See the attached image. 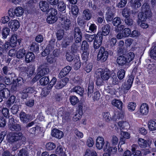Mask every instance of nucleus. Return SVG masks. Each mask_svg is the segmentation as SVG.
I'll return each mask as SVG.
<instances>
[{"mask_svg": "<svg viewBox=\"0 0 156 156\" xmlns=\"http://www.w3.org/2000/svg\"><path fill=\"white\" fill-rule=\"evenodd\" d=\"M94 76L97 78L96 83L97 86H101L105 82L108 80L110 76V72L107 69H97L94 73Z\"/></svg>", "mask_w": 156, "mask_h": 156, "instance_id": "1", "label": "nucleus"}, {"mask_svg": "<svg viewBox=\"0 0 156 156\" xmlns=\"http://www.w3.org/2000/svg\"><path fill=\"white\" fill-rule=\"evenodd\" d=\"M103 151L105 153L103 156H111V155L114 154L117 152V148L115 146H111L109 141H106Z\"/></svg>", "mask_w": 156, "mask_h": 156, "instance_id": "2", "label": "nucleus"}, {"mask_svg": "<svg viewBox=\"0 0 156 156\" xmlns=\"http://www.w3.org/2000/svg\"><path fill=\"white\" fill-rule=\"evenodd\" d=\"M142 10L145 12L144 15L143 12H140L138 15V21H141L143 20H146L148 16H150L151 15V12L149 9V6L147 3H144L142 6Z\"/></svg>", "mask_w": 156, "mask_h": 156, "instance_id": "3", "label": "nucleus"}, {"mask_svg": "<svg viewBox=\"0 0 156 156\" xmlns=\"http://www.w3.org/2000/svg\"><path fill=\"white\" fill-rule=\"evenodd\" d=\"M38 70L39 72L32 80L33 82H35L41 77L47 74L49 71V69L48 68H45L44 66L43 65H40L39 66Z\"/></svg>", "mask_w": 156, "mask_h": 156, "instance_id": "4", "label": "nucleus"}, {"mask_svg": "<svg viewBox=\"0 0 156 156\" xmlns=\"http://www.w3.org/2000/svg\"><path fill=\"white\" fill-rule=\"evenodd\" d=\"M49 15L47 18V22L49 24H53L55 23L57 20L56 15L57 14V10L53 8L50 10Z\"/></svg>", "mask_w": 156, "mask_h": 156, "instance_id": "5", "label": "nucleus"}, {"mask_svg": "<svg viewBox=\"0 0 156 156\" xmlns=\"http://www.w3.org/2000/svg\"><path fill=\"white\" fill-rule=\"evenodd\" d=\"M9 40L11 47L13 48L16 46L18 42L20 44L22 39L19 38L16 34H13L11 35Z\"/></svg>", "mask_w": 156, "mask_h": 156, "instance_id": "6", "label": "nucleus"}, {"mask_svg": "<svg viewBox=\"0 0 156 156\" xmlns=\"http://www.w3.org/2000/svg\"><path fill=\"white\" fill-rule=\"evenodd\" d=\"M103 37L101 34L100 32H98L94 40L93 47L95 49H97L100 48L102 43Z\"/></svg>", "mask_w": 156, "mask_h": 156, "instance_id": "7", "label": "nucleus"}, {"mask_svg": "<svg viewBox=\"0 0 156 156\" xmlns=\"http://www.w3.org/2000/svg\"><path fill=\"white\" fill-rule=\"evenodd\" d=\"M108 56V53L107 51H105L104 48L101 47L98 55V59L104 62L107 60Z\"/></svg>", "mask_w": 156, "mask_h": 156, "instance_id": "8", "label": "nucleus"}, {"mask_svg": "<svg viewBox=\"0 0 156 156\" xmlns=\"http://www.w3.org/2000/svg\"><path fill=\"white\" fill-rule=\"evenodd\" d=\"M55 40L52 39L49 42V44L46 47L45 49L42 52L41 55L43 56H45L48 55H50V52L53 49V45L55 44Z\"/></svg>", "mask_w": 156, "mask_h": 156, "instance_id": "9", "label": "nucleus"}, {"mask_svg": "<svg viewBox=\"0 0 156 156\" xmlns=\"http://www.w3.org/2000/svg\"><path fill=\"white\" fill-rule=\"evenodd\" d=\"M22 136V133H15L8 135L7 138L8 141L9 142H13L14 144H16L17 142L16 141L20 139L21 136Z\"/></svg>", "mask_w": 156, "mask_h": 156, "instance_id": "10", "label": "nucleus"}, {"mask_svg": "<svg viewBox=\"0 0 156 156\" xmlns=\"http://www.w3.org/2000/svg\"><path fill=\"white\" fill-rule=\"evenodd\" d=\"M9 27L12 31H16L19 28L20 24V22L16 20H12L8 23Z\"/></svg>", "mask_w": 156, "mask_h": 156, "instance_id": "11", "label": "nucleus"}, {"mask_svg": "<svg viewBox=\"0 0 156 156\" xmlns=\"http://www.w3.org/2000/svg\"><path fill=\"white\" fill-rule=\"evenodd\" d=\"M61 24L62 27L66 30H68L71 26V22L69 18L66 16H65L62 18Z\"/></svg>", "mask_w": 156, "mask_h": 156, "instance_id": "12", "label": "nucleus"}, {"mask_svg": "<svg viewBox=\"0 0 156 156\" xmlns=\"http://www.w3.org/2000/svg\"><path fill=\"white\" fill-rule=\"evenodd\" d=\"M74 37L75 42L78 43L82 40V33L78 27L75 28L74 32Z\"/></svg>", "mask_w": 156, "mask_h": 156, "instance_id": "13", "label": "nucleus"}, {"mask_svg": "<svg viewBox=\"0 0 156 156\" xmlns=\"http://www.w3.org/2000/svg\"><path fill=\"white\" fill-rule=\"evenodd\" d=\"M96 146L97 148L99 150H101L103 148L105 145V142L104 139L103 137L98 136L96 140Z\"/></svg>", "mask_w": 156, "mask_h": 156, "instance_id": "14", "label": "nucleus"}, {"mask_svg": "<svg viewBox=\"0 0 156 156\" xmlns=\"http://www.w3.org/2000/svg\"><path fill=\"white\" fill-rule=\"evenodd\" d=\"M9 126L10 129L12 130L19 131L21 130V127L19 124H14V119L12 118L9 119Z\"/></svg>", "mask_w": 156, "mask_h": 156, "instance_id": "15", "label": "nucleus"}, {"mask_svg": "<svg viewBox=\"0 0 156 156\" xmlns=\"http://www.w3.org/2000/svg\"><path fill=\"white\" fill-rule=\"evenodd\" d=\"M139 145L141 147L144 148L147 146H150L152 143L151 140L149 139L146 140L143 139L139 138L138 140Z\"/></svg>", "mask_w": 156, "mask_h": 156, "instance_id": "16", "label": "nucleus"}, {"mask_svg": "<svg viewBox=\"0 0 156 156\" xmlns=\"http://www.w3.org/2000/svg\"><path fill=\"white\" fill-rule=\"evenodd\" d=\"M149 111V107L146 103H142L140 107V112L142 115H147Z\"/></svg>", "mask_w": 156, "mask_h": 156, "instance_id": "17", "label": "nucleus"}, {"mask_svg": "<svg viewBox=\"0 0 156 156\" xmlns=\"http://www.w3.org/2000/svg\"><path fill=\"white\" fill-rule=\"evenodd\" d=\"M51 135L52 136L58 139L62 138L64 135L62 132L56 129H54L52 130Z\"/></svg>", "mask_w": 156, "mask_h": 156, "instance_id": "18", "label": "nucleus"}, {"mask_svg": "<svg viewBox=\"0 0 156 156\" xmlns=\"http://www.w3.org/2000/svg\"><path fill=\"white\" fill-rule=\"evenodd\" d=\"M39 6L41 10L44 12H46L49 8L48 4L45 1H40L39 3Z\"/></svg>", "mask_w": 156, "mask_h": 156, "instance_id": "19", "label": "nucleus"}, {"mask_svg": "<svg viewBox=\"0 0 156 156\" xmlns=\"http://www.w3.org/2000/svg\"><path fill=\"white\" fill-rule=\"evenodd\" d=\"M69 81V79L65 77L62 79L61 80L59 81L55 86V88L57 89H60L66 85Z\"/></svg>", "mask_w": 156, "mask_h": 156, "instance_id": "20", "label": "nucleus"}, {"mask_svg": "<svg viewBox=\"0 0 156 156\" xmlns=\"http://www.w3.org/2000/svg\"><path fill=\"white\" fill-rule=\"evenodd\" d=\"M147 125L149 130L151 131L156 130V120L151 119L148 122Z\"/></svg>", "mask_w": 156, "mask_h": 156, "instance_id": "21", "label": "nucleus"}, {"mask_svg": "<svg viewBox=\"0 0 156 156\" xmlns=\"http://www.w3.org/2000/svg\"><path fill=\"white\" fill-rule=\"evenodd\" d=\"M134 78L133 76L132 75H131L128 77L127 82V85H125L123 87L125 91L129 90L131 87Z\"/></svg>", "mask_w": 156, "mask_h": 156, "instance_id": "22", "label": "nucleus"}, {"mask_svg": "<svg viewBox=\"0 0 156 156\" xmlns=\"http://www.w3.org/2000/svg\"><path fill=\"white\" fill-rule=\"evenodd\" d=\"M71 68L69 66L64 67L61 71L59 74V77L62 78L65 76L70 71Z\"/></svg>", "mask_w": 156, "mask_h": 156, "instance_id": "23", "label": "nucleus"}, {"mask_svg": "<svg viewBox=\"0 0 156 156\" xmlns=\"http://www.w3.org/2000/svg\"><path fill=\"white\" fill-rule=\"evenodd\" d=\"M124 115V113L122 112H116L114 113L112 119L114 121H116L119 119H122Z\"/></svg>", "mask_w": 156, "mask_h": 156, "instance_id": "24", "label": "nucleus"}, {"mask_svg": "<svg viewBox=\"0 0 156 156\" xmlns=\"http://www.w3.org/2000/svg\"><path fill=\"white\" fill-rule=\"evenodd\" d=\"M92 16V14L90 11L88 9L84 10L83 12V17L84 20H90Z\"/></svg>", "mask_w": 156, "mask_h": 156, "instance_id": "25", "label": "nucleus"}, {"mask_svg": "<svg viewBox=\"0 0 156 156\" xmlns=\"http://www.w3.org/2000/svg\"><path fill=\"white\" fill-rule=\"evenodd\" d=\"M35 58V55L33 53L28 52L25 55V61L27 63H30L33 61Z\"/></svg>", "mask_w": 156, "mask_h": 156, "instance_id": "26", "label": "nucleus"}, {"mask_svg": "<svg viewBox=\"0 0 156 156\" xmlns=\"http://www.w3.org/2000/svg\"><path fill=\"white\" fill-rule=\"evenodd\" d=\"M143 0H131L130 1L131 5L134 9H137L140 7L141 5V2Z\"/></svg>", "mask_w": 156, "mask_h": 156, "instance_id": "27", "label": "nucleus"}, {"mask_svg": "<svg viewBox=\"0 0 156 156\" xmlns=\"http://www.w3.org/2000/svg\"><path fill=\"white\" fill-rule=\"evenodd\" d=\"M16 84L14 83L12 85L11 87V89L13 90H16L17 89V87L19 86L23 83V80L22 77L18 78L16 81Z\"/></svg>", "mask_w": 156, "mask_h": 156, "instance_id": "28", "label": "nucleus"}, {"mask_svg": "<svg viewBox=\"0 0 156 156\" xmlns=\"http://www.w3.org/2000/svg\"><path fill=\"white\" fill-rule=\"evenodd\" d=\"M129 126V124L126 121H119L118 123V128L121 130L127 129V126Z\"/></svg>", "mask_w": 156, "mask_h": 156, "instance_id": "29", "label": "nucleus"}, {"mask_svg": "<svg viewBox=\"0 0 156 156\" xmlns=\"http://www.w3.org/2000/svg\"><path fill=\"white\" fill-rule=\"evenodd\" d=\"M10 32V30L9 28L6 27H3L1 30L2 38L4 39L6 38L9 35Z\"/></svg>", "mask_w": 156, "mask_h": 156, "instance_id": "30", "label": "nucleus"}, {"mask_svg": "<svg viewBox=\"0 0 156 156\" xmlns=\"http://www.w3.org/2000/svg\"><path fill=\"white\" fill-rule=\"evenodd\" d=\"M110 32V27L108 25H106L102 28V34L101 35L106 36Z\"/></svg>", "mask_w": 156, "mask_h": 156, "instance_id": "31", "label": "nucleus"}, {"mask_svg": "<svg viewBox=\"0 0 156 156\" xmlns=\"http://www.w3.org/2000/svg\"><path fill=\"white\" fill-rule=\"evenodd\" d=\"M20 118L21 121L23 123L28 122L29 116L23 112H21L20 114Z\"/></svg>", "mask_w": 156, "mask_h": 156, "instance_id": "32", "label": "nucleus"}, {"mask_svg": "<svg viewBox=\"0 0 156 156\" xmlns=\"http://www.w3.org/2000/svg\"><path fill=\"white\" fill-rule=\"evenodd\" d=\"M112 105L117 108L120 110L122 108V102L120 101L117 99H114L112 102Z\"/></svg>", "mask_w": 156, "mask_h": 156, "instance_id": "33", "label": "nucleus"}, {"mask_svg": "<svg viewBox=\"0 0 156 156\" xmlns=\"http://www.w3.org/2000/svg\"><path fill=\"white\" fill-rule=\"evenodd\" d=\"M14 13H15V14L16 16L20 17L24 13V10L21 7H17L15 9Z\"/></svg>", "mask_w": 156, "mask_h": 156, "instance_id": "34", "label": "nucleus"}, {"mask_svg": "<svg viewBox=\"0 0 156 156\" xmlns=\"http://www.w3.org/2000/svg\"><path fill=\"white\" fill-rule=\"evenodd\" d=\"M135 57V54L133 52H129L126 54L125 58L127 63H128L133 61Z\"/></svg>", "mask_w": 156, "mask_h": 156, "instance_id": "35", "label": "nucleus"}, {"mask_svg": "<svg viewBox=\"0 0 156 156\" xmlns=\"http://www.w3.org/2000/svg\"><path fill=\"white\" fill-rule=\"evenodd\" d=\"M73 92H75L80 96H82L83 93V89L80 86H76L72 89Z\"/></svg>", "mask_w": 156, "mask_h": 156, "instance_id": "36", "label": "nucleus"}, {"mask_svg": "<svg viewBox=\"0 0 156 156\" xmlns=\"http://www.w3.org/2000/svg\"><path fill=\"white\" fill-rule=\"evenodd\" d=\"M26 53V50L24 49H20L16 52V57L18 58H22L24 57Z\"/></svg>", "mask_w": 156, "mask_h": 156, "instance_id": "37", "label": "nucleus"}, {"mask_svg": "<svg viewBox=\"0 0 156 156\" xmlns=\"http://www.w3.org/2000/svg\"><path fill=\"white\" fill-rule=\"evenodd\" d=\"M117 63L121 66H123L127 63L125 57L123 56H119L117 60Z\"/></svg>", "mask_w": 156, "mask_h": 156, "instance_id": "38", "label": "nucleus"}, {"mask_svg": "<svg viewBox=\"0 0 156 156\" xmlns=\"http://www.w3.org/2000/svg\"><path fill=\"white\" fill-rule=\"evenodd\" d=\"M79 9L76 5H73L72 6L71 11H69V14L73 16H76L79 12Z\"/></svg>", "mask_w": 156, "mask_h": 156, "instance_id": "39", "label": "nucleus"}, {"mask_svg": "<svg viewBox=\"0 0 156 156\" xmlns=\"http://www.w3.org/2000/svg\"><path fill=\"white\" fill-rule=\"evenodd\" d=\"M81 49L82 51H90L89 45L86 41H83L81 44Z\"/></svg>", "mask_w": 156, "mask_h": 156, "instance_id": "40", "label": "nucleus"}, {"mask_svg": "<svg viewBox=\"0 0 156 156\" xmlns=\"http://www.w3.org/2000/svg\"><path fill=\"white\" fill-rule=\"evenodd\" d=\"M74 62L73 68L74 69L76 70L79 69L81 66L79 56L76 57V58L74 60Z\"/></svg>", "mask_w": 156, "mask_h": 156, "instance_id": "41", "label": "nucleus"}, {"mask_svg": "<svg viewBox=\"0 0 156 156\" xmlns=\"http://www.w3.org/2000/svg\"><path fill=\"white\" fill-rule=\"evenodd\" d=\"M58 4V9L59 11L62 12L65 10L66 5L64 2L62 1H60Z\"/></svg>", "mask_w": 156, "mask_h": 156, "instance_id": "42", "label": "nucleus"}, {"mask_svg": "<svg viewBox=\"0 0 156 156\" xmlns=\"http://www.w3.org/2000/svg\"><path fill=\"white\" fill-rule=\"evenodd\" d=\"M16 100V97L13 95H12L8 99L7 101L6 105L8 107H9L15 102Z\"/></svg>", "mask_w": 156, "mask_h": 156, "instance_id": "43", "label": "nucleus"}, {"mask_svg": "<svg viewBox=\"0 0 156 156\" xmlns=\"http://www.w3.org/2000/svg\"><path fill=\"white\" fill-rule=\"evenodd\" d=\"M93 83L92 82L89 83L88 87V91L87 92V94L88 97H91L92 95V93L93 92Z\"/></svg>", "mask_w": 156, "mask_h": 156, "instance_id": "44", "label": "nucleus"}, {"mask_svg": "<svg viewBox=\"0 0 156 156\" xmlns=\"http://www.w3.org/2000/svg\"><path fill=\"white\" fill-rule=\"evenodd\" d=\"M125 74V71L123 69H120L118 70L117 74L118 78L122 80L123 79L124 76Z\"/></svg>", "mask_w": 156, "mask_h": 156, "instance_id": "45", "label": "nucleus"}, {"mask_svg": "<svg viewBox=\"0 0 156 156\" xmlns=\"http://www.w3.org/2000/svg\"><path fill=\"white\" fill-rule=\"evenodd\" d=\"M69 99L71 104L73 105H75L79 101L78 98L74 96H70Z\"/></svg>", "mask_w": 156, "mask_h": 156, "instance_id": "46", "label": "nucleus"}, {"mask_svg": "<svg viewBox=\"0 0 156 156\" xmlns=\"http://www.w3.org/2000/svg\"><path fill=\"white\" fill-rule=\"evenodd\" d=\"M102 115L104 119L107 122H110L112 119L110 114L109 112H106L102 114Z\"/></svg>", "mask_w": 156, "mask_h": 156, "instance_id": "47", "label": "nucleus"}, {"mask_svg": "<svg viewBox=\"0 0 156 156\" xmlns=\"http://www.w3.org/2000/svg\"><path fill=\"white\" fill-rule=\"evenodd\" d=\"M82 58L84 61H87L89 57L90 51H82Z\"/></svg>", "mask_w": 156, "mask_h": 156, "instance_id": "48", "label": "nucleus"}, {"mask_svg": "<svg viewBox=\"0 0 156 156\" xmlns=\"http://www.w3.org/2000/svg\"><path fill=\"white\" fill-rule=\"evenodd\" d=\"M30 49L31 51L37 52L39 50V45L35 42H33L30 46Z\"/></svg>", "mask_w": 156, "mask_h": 156, "instance_id": "49", "label": "nucleus"}, {"mask_svg": "<svg viewBox=\"0 0 156 156\" xmlns=\"http://www.w3.org/2000/svg\"><path fill=\"white\" fill-rule=\"evenodd\" d=\"M120 137L125 139H129L130 137V134L126 131H121L120 133Z\"/></svg>", "mask_w": 156, "mask_h": 156, "instance_id": "50", "label": "nucleus"}, {"mask_svg": "<svg viewBox=\"0 0 156 156\" xmlns=\"http://www.w3.org/2000/svg\"><path fill=\"white\" fill-rule=\"evenodd\" d=\"M146 20H143L141 21H138V25L143 28H147L148 27V25L146 22Z\"/></svg>", "mask_w": 156, "mask_h": 156, "instance_id": "51", "label": "nucleus"}, {"mask_svg": "<svg viewBox=\"0 0 156 156\" xmlns=\"http://www.w3.org/2000/svg\"><path fill=\"white\" fill-rule=\"evenodd\" d=\"M0 92H1L0 94L2 95V96L4 98L8 97L10 94L9 90L7 88L4 89Z\"/></svg>", "mask_w": 156, "mask_h": 156, "instance_id": "52", "label": "nucleus"}, {"mask_svg": "<svg viewBox=\"0 0 156 156\" xmlns=\"http://www.w3.org/2000/svg\"><path fill=\"white\" fill-rule=\"evenodd\" d=\"M49 81V80L48 77H44L40 80V83L41 85H45L47 84Z\"/></svg>", "mask_w": 156, "mask_h": 156, "instance_id": "53", "label": "nucleus"}, {"mask_svg": "<svg viewBox=\"0 0 156 156\" xmlns=\"http://www.w3.org/2000/svg\"><path fill=\"white\" fill-rule=\"evenodd\" d=\"M56 147V145L53 143L50 142L47 143L46 145V147L48 150H52Z\"/></svg>", "mask_w": 156, "mask_h": 156, "instance_id": "54", "label": "nucleus"}, {"mask_svg": "<svg viewBox=\"0 0 156 156\" xmlns=\"http://www.w3.org/2000/svg\"><path fill=\"white\" fill-rule=\"evenodd\" d=\"M96 152L93 150H87L85 152L84 156H97Z\"/></svg>", "mask_w": 156, "mask_h": 156, "instance_id": "55", "label": "nucleus"}, {"mask_svg": "<svg viewBox=\"0 0 156 156\" xmlns=\"http://www.w3.org/2000/svg\"><path fill=\"white\" fill-rule=\"evenodd\" d=\"M47 60L48 62L50 64H52L55 62L56 59L53 55H48L47 57Z\"/></svg>", "mask_w": 156, "mask_h": 156, "instance_id": "56", "label": "nucleus"}, {"mask_svg": "<svg viewBox=\"0 0 156 156\" xmlns=\"http://www.w3.org/2000/svg\"><path fill=\"white\" fill-rule=\"evenodd\" d=\"M119 140L118 137L114 135L112 136L111 142L113 146H115L118 144Z\"/></svg>", "mask_w": 156, "mask_h": 156, "instance_id": "57", "label": "nucleus"}, {"mask_svg": "<svg viewBox=\"0 0 156 156\" xmlns=\"http://www.w3.org/2000/svg\"><path fill=\"white\" fill-rule=\"evenodd\" d=\"M121 23V20L120 18L116 17L112 21V23L114 26H118Z\"/></svg>", "mask_w": 156, "mask_h": 156, "instance_id": "58", "label": "nucleus"}, {"mask_svg": "<svg viewBox=\"0 0 156 156\" xmlns=\"http://www.w3.org/2000/svg\"><path fill=\"white\" fill-rule=\"evenodd\" d=\"M122 15L126 19L128 18L130 15V11L128 8H125L122 11Z\"/></svg>", "mask_w": 156, "mask_h": 156, "instance_id": "59", "label": "nucleus"}, {"mask_svg": "<svg viewBox=\"0 0 156 156\" xmlns=\"http://www.w3.org/2000/svg\"><path fill=\"white\" fill-rule=\"evenodd\" d=\"M96 35L93 34L92 35L86 34L85 35L86 39L88 42H92L95 38Z\"/></svg>", "mask_w": 156, "mask_h": 156, "instance_id": "60", "label": "nucleus"}, {"mask_svg": "<svg viewBox=\"0 0 156 156\" xmlns=\"http://www.w3.org/2000/svg\"><path fill=\"white\" fill-rule=\"evenodd\" d=\"M113 16V13L111 11H109L106 13V20L108 21H111L112 20Z\"/></svg>", "mask_w": 156, "mask_h": 156, "instance_id": "61", "label": "nucleus"}, {"mask_svg": "<svg viewBox=\"0 0 156 156\" xmlns=\"http://www.w3.org/2000/svg\"><path fill=\"white\" fill-rule=\"evenodd\" d=\"M92 67L93 64L92 63H87L86 64L84 68V70L86 72L88 73L91 71Z\"/></svg>", "mask_w": 156, "mask_h": 156, "instance_id": "62", "label": "nucleus"}, {"mask_svg": "<svg viewBox=\"0 0 156 156\" xmlns=\"http://www.w3.org/2000/svg\"><path fill=\"white\" fill-rule=\"evenodd\" d=\"M136 106V103L133 102H131L128 104V108L129 111H132L135 109Z\"/></svg>", "mask_w": 156, "mask_h": 156, "instance_id": "63", "label": "nucleus"}, {"mask_svg": "<svg viewBox=\"0 0 156 156\" xmlns=\"http://www.w3.org/2000/svg\"><path fill=\"white\" fill-rule=\"evenodd\" d=\"M28 153L26 149L23 148L20 151L18 156H28Z\"/></svg>", "mask_w": 156, "mask_h": 156, "instance_id": "64", "label": "nucleus"}]
</instances>
